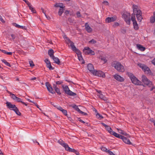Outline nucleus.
Listing matches in <instances>:
<instances>
[{
  "label": "nucleus",
  "mask_w": 155,
  "mask_h": 155,
  "mask_svg": "<svg viewBox=\"0 0 155 155\" xmlns=\"http://www.w3.org/2000/svg\"><path fill=\"white\" fill-rule=\"evenodd\" d=\"M133 12L135 14L137 20L139 21H141L142 19L141 11L138 8L137 6L135 5H133Z\"/></svg>",
  "instance_id": "obj_2"
},
{
  "label": "nucleus",
  "mask_w": 155,
  "mask_h": 155,
  "mask_svg": "<svg viewBox=\"0 0 155 155\" xmlns=\"http://www.w3.org/2000/svg\"><path fill=\"white\" fill-rule=\"evenodd\" d=\"M11 36L12 37V38L13 40H14L15 38V36L14 34H12Z\"/></svg>",
  "instance_id": "obj_61"
},
{
  "label": "nucleus",
  "mask_w": 155,
  "mask_h": 155,
  "mask_svg": "<svg viewBox=\"0 0 155 155\" xmlns=\"http://www.w3.org/2000/svg\"><path fill=\"white\" fill-rule=\"evenodd\" d=\"M46 86L47 87L48 91L51 93L54 94L55 93V92L54 91L53 89L48 82H47L45 83Z\"/></svg>",
  "instance_id": "obj_11"
},
{
  "label": "nucleus",
  "mask_w": 155,
  "mask_h": 155,
  "mask_svg": "<svg viewBox=\"0 0 155 155\" xmlns=\"http://www.w3.org/2000/svg\"><path fill=\"white\" fill-rule=\"evenodd\" d=\"M58 142L63 147H64L65 148L66 147L67 145L68 144L67 143H65L64 141H63L62 140L60 139L58 140Z\"/></svg>",
  "instance_id": "obj_24"
},
{
  "label": "nucleus",
  "mask_w": 155,
  "mask_h": 155,
  "mask_svg": "<svg viewBox=\"0 0 155 155\" xmlns=\"http://www.w3.org/2000/svg\"><path fill=\"white\" fill-rule=\"evenodd\" d=\"M76 14L78 17H80L81 16L80 14V12H78L76 13Z\"/></svg>",
  "instance_id": "obj_58"
},
{
  "label": "nucleus",
  "mask_w": 155,
  "mask_h": 155,
  "mask_svg": "<svg viewBox=\"0 0 155 155\" xmlns=\"http://www.w3.org/2000/svg\"><path fill=\"white\" fill-rule=\"evenodd\" d=\"M114 77L117 81L120 82H123L124 81V79L123 77L117 74L114 75Z\"/></svg>",
  "instance_id": "obj_12"
},
{
  "label": "nucleus",
  "mask_w": 155,
  "mask_h": 155,
  "mask_svg": "<svg viewBox=\"0 0 155 155\" xmlns=\"http://www.w3.org/2000/svg\"><path fill=\"white\" fill-rule=\"evenodd\" d=\"M108 153L110 155H115L114 153H113L112 151L110 150H108Z\"/></svg>",
  "instance_id": "obj_50"
},
{
  "label": "nucleus",
  "mask_w": 155,
  "mask_h": 155,
  "mask_svg": "<svg viewBox=\"0 0 155 155\" xmlns=\"http://www.w3.org/2000/svg\"><path fill=\"white\" fill-rule=\"evenodd\" d=\"M11 110H14L18 115L20 116L21 115V113L19 112L18 109L16 107L14 109H12Z\"/></svg>",
  "instance_id": "obj_28"
},
{
  "label": "nucleus",
  "mask_w": 155,
  "mask_h": 155,
  "mask_svg": "<svg viewBox=\"0 0 155 155\" xmlns=\"http://www.w3.org/2000/svg\"><path fill=\"white\" fill-rule=\"evenodd\" d=\"M2 61L6 65L9 67H11V66L10 63L8 62L6 60H5V59H3L2 60Z\"/></svg>",
  "instance_id": "obj_31"
},
{
  "label": "nucleus",
  "mask_w": 155,
  "mask_h": 155,
  "mask_svg": "<svg viewBox=\"0 0 155 155\" xmlns=\"http://www.w3.org/2000/svg\"><path fill=\"white\" fill-rule=\"evenodd\" d=\"M6 104L7 107L10 109H14L16 107L15 105L12 104L10 102H7Z\"/></svg>",
  "instance_id": "obj_16"
},
{
  "label": "nucleus",
  "mask_w": 155,
  "mask_h": 155,
  "mask_svg": "<svg viewBox=\"0 0 155 155\" xmlns=\"http://www.w3.org/2000/svg\"><path fill=\"white\" fill-rule=\"evenodd\" d=\"M111 134L114 135V136L117 137L118 138L120 139H121L123 136L122 135L119 134L117 133H116L114 131L113 132H111Z\"/></svg>",
  "instance_id": "obj_20"
},
{
  "label": "nucleus",
  "mask_w": 155,
  "mask_h": 155,
  "mask_svg": "<svg viewBox=\"0 0 155 155\" xmlns=\"http://www.w3.org/2000/svg\"><path fill=\"white\" fill-rule=\"evenodd\" d=\"M138 65L146 73L150 75L152 74V72L150 68L146 65L141 64H139Z\"/></svg>",
  "instance_id": "obj_5"
},
{
  "label": "nucleus",
  "mask_w": 155,
  "mask_h": 155,
  "mask_svg": "<svg viewBox=\"0 0 155 155\" xmlns=\"http://www.w3.org/2000/svg\"><path fill=\"white\" fill-rule=\"evenodd\" d=\"M151 22L152 23L155 22V13H154L153 17L151 19Z\"/></svg>",
  "instance_id": "obj_39"
},
{
  "label": "nucleus",
  "mask_w": 155,
  "mask_h": 155,
  "mask_svg": "<svg viewBox=\"0 0 155 155\" xmlns=\"http://www.w3.org/2000/svg\"><path fill=\"white\" fill-rule=\"evenodd\" d=\"M119 24L118 22H115L114 23V24L113 25V27H115L116 26H119Z\"/></svg>",
  "instance_id": "obj_53"
},
{
  "label": "nucleus",
  "mask_w": 155,
  "mask_h": 155,
  "mask_svg": "<svg viewBox=\"0 0 155 155\" xmlns=\"http://www.w3.org/2000/svg\"><path fill=\"white\" fill-rule=\"evenodd\" d=\"M46 66L50 70H53L54 69V68L52 67L51 63L48 64V65H46Z\"/></svg>",
  "instance_id": "obj_35"
},
{
  "label": "nucleus",
  "mask_w": 155,
  "mask_h": 155,
  "mask_svg": "<svg viewBox=\"0 0 155 155\" xmlns=\"http://www.w3.org/2000/svg\"><path fill=\"white\" fill-rule=\"evenodd\" d=\"M112 66L119 72H124L125 71L124 67L120 62H114L113 63Z\"/></svg>",
  "instance_id": "obj_4"
},
{
  "label": "nucleus",
  "mask_w": 155,
  "mask_h": 155,
  "mask_svg": "<svg viewBox=\"0 0 155 155\" xmlns=\"http://www.w3.org/2000/svg\"><path fill=\"white\" fill-rule=\"evenodd\" d=\"M106 130L111 134V132H113V130L110 126L107 125V127H105Z\"/></svg>",
  "instance_id": "obj_30"
},
{
  "label": "nucleus",
  "mask_w": 155,
  "mask_h": 155,
  "mask_svg": "<svg viewBox=\"0 0 155 155\" xmlns=\"http://www.w3.org/2000/svg\"><path fill=\"white\" fill-rule=\"evenodd\" d=\"M96 116L100 119H101L103 118V117L99 113H97V114H96Z\"/></svg>",
  "instance_id": "obj_36"
},
{
  "label": "nucleus",
  "mask_w": 155,
  "mask_h": 155,
  "mask_svg": "<svg viewBox=\"0 0 155 155\" xmlns=\"http://www.w3.org/2000/svg\"><path fill=\"white\" fill-rule=\"evenodd\" d=\"M121 139L125 143L129 145L132 144V143L130 142V140L126 137L123 136Z\"/></svg>",
  "instance_id": "obj_14"
},
{
  "label": "nucleus",
  "mask_w": 155,
  "mask_h": 155,
  "mask_svg": "<svg viewBox=\"0 0 155 155\" xmlns=\"http://www.w3.org/2000/svg\"><path fill=\"white\" fill-rule=\"evenodd\" d=\"M101 150L103 151H105L108 153V150H108L106 148L104 147H102L101 148Z\"/></svg>",
  "instance_id": "obj_37"
},
{
  "label": "nucleus",
  "mask_w": 155,
  "mask_h": 155,
  "mask_svg": "<svg viewBox=\"0 0 155 155\" xmlns=\"http://www.w3.org/2000/svg\"><path fill=\"white\" fill-rule=\"evenodd\" d=\"M83 51L86 54H90L91 55H94L95 54L94 51L88 47H85Z\"/></svg>",
  "instance_id": "obj_9"
},
{
  "label": "nucleus",
  "mask_w": 155,
  "mask_h": 155,
  "mask_svg": "<svg viewBox=\"0 0 155 155\" xmlns=\"http://www.w3.org/2000/svg\"><path fill=\"white\" fill-rule=\"evenodd\" d=\"M85 29L88 32L90 33L92 31V29L88 25L87 23H86L85 25Z\"/></svg>",
  "instance_id": "obj_18"
},
{
  "label": "nucleus",
  "mask_w": 155,
  "mask_h": 155,
  "mask_svg": "<svg viewBox=\"0 0 155 155\" xmlns=\"http://www.w3.org/2000/svg\"><path fill=\"white\" fill-rule=\"evenodd\" d=\"M63 88L64 91L68 95L73 96H74L76 95V94L75 93L72 92L70 90L68 86H63Z\"/></svg>",
  "instance_id": "obj_6"
},
{
  "label": "nucleus",
  "mask_w": 155,
  "mask_h": 155,
  "mask_svg": "<svg viewBox=\"0 0 155 155\" xmlns=\"http://www.w3.org/2000/svg\"><path fill=\"white\" fill-rule=\"evenodd\" d=\"M11 98L14 100H15L16 98L17 97H16L15 95L14 94H12V95L11 96Z\"/></svg>",
  "instance_id": "obj_43"
},
{
  "label": "nucleus",
  "mask_w": 155,
  "mask_h": 155,
  "mask_svg": "<svg viewBox=\"0 0 155 155\" xmlns=\"http://www.w3.org/2000/svg\"><path fill=\"white\" fill-rule=\"evenodd\" d=\"M62 83V81H57L56 82V84H58V85H59V84H61V83Z\"/></svg>",
  "instance_id": "obj_57"
},
{
  "label": "nucleus",
  "mask_w": 155,
  "mask_h": 155,
  "mask_svg": "<svg viewBox=\"0 0 155 155\" xmlns=\"http://www.w3.org/2000/svg\"><path fill=\"white\" fill-rule=\"evenodd\" d=\"M102 3L103 4H105V5H108V4H109V3H108V2L106 1H104Z\"/></svg>",
  "instance_id": "obj_52"
},
{
  "label": "nucleus",
  "mask_w": 155,
  "mask_h": 155,
  "mask_svg": "<svg viewBox=\"0 0 155 155\" xmlns=\"http://www.w3.org/2000/svg\"><path fill=\"white\" fill-rule=\"evenodd\" d=\"M133 25L134 26V29L135 30H137L138 29L139 27L138 26V25L137 23V22L136 21H133Z\"/></svg>",
  "instance_id": "obj_29"
},
{
  "label": "nucleus",
  "mask_w": 155,
  "mask_h": 155,
  "mask_svg": "<svg viewBox=\"0 0 155 155\" xmlns=\"http://www.w3.org/2000/svg\"><path fill=\"white\" fill-rule=\"evenodd\" d=\"M142 81L144 84L150 87L152 85V82L149 80V79L144 75H142Z\"/></svg>",
  "instance_id": "obj_8"
},
{
  "label": "nucleus",
  "mask_w": 155,
  "mask_h": 155,
  "mask_svg": "<svg viewBox=\"0 0 155 155\" xmlns=\"http://www.w3.org/2000/svg\"><path fill=\"white\" fill-rule=\"evenodd\" d=\"M117 130L118 131V132L121 134H122L124 131L121 129H120L118 128H117Z\"/></svg>",
  "instance_id": "obj_47"
},
{
  "label": "nucleus",
  "mask_w": 155,
  "mask_h": 155,
  "mask_svg": "<svg viewBox=\"0 0 155 155\" xmlns=\"http://www.w3.org/2000/svg\"><path fill=\"white\" fill-rule=\"evenodd\" d=\"M29 9L33 13H35L36 12V11L35 9L32 7V5H31L29 6Z\"/></svg>",
  "instance_id": "obj_32"
},
{
  "label": "nucleus",
  "mask_w": 155,
  "mask_h": 155,
  "mask_svg": "<svg viewBox=\"0 0 155 155\" xmlns=\"http://www.w3.org/2000/svg\"><path fill=\"white\" fill-rule=\"evenodd\" d=\"M101 60L102 61H103L104 63L106 62L107 61V59L104 57H102L101 58Z\"/></svg>",
  "instance_id": "obj_48"
},
{
  "label": "nucleus",
  "mask_w": 155,
  "mask_h": 155,
  "mask_svg": "<svg viewBox=\"0 0 155 155\" xmlns=\"http://www.w3.org/2000/svg\"><path fill=\"white\" fill-rule=\"evenodd\" d=\"M78 120L79 121H80V122H82V123H83V124H85V122L84 121H83V120H81L80 118H78Z\"/></svg>",
  "instance_id": "obj_55"
},
{
  "label": "nucleus",
  "mask_w": 155,
  "mask_h": 155,
  "mask_svg": "<svg viewBox=\"0 0 155 155\" xmlns=\"http://www.w3.org/2000/svg\"><path fill=\"white\" fill-rule=\"evenodd\" d=\"M15 101H17L18 102H20L21 103L22 102V99H21L20 98H18L17 97Z\"/></svg>",
  "instance_id": "obj_40"
},
{
  "label": "nucleus",
  "mask_w": 155,
  "mask_h": 155,
  "mask_svg": "<svg viewBox=\"0 0 155 155\" xmlns=\"http://www.w3.org/2000/svg\"><path fill=\"white\" fill-rule=\"evenodd\" d=\"M68 21L70 23H73V20L71 18H68Z\"/></svg>",
  "instance_id": "obj_56"
},
{
  "label": "nucleus",
  "mask_w": 155,
  "mask_h": 155,
  "mask_svg": "<svg viewBox=\"0 0 155 155\" xmlns=\"http://www.w3.org/2000/svg\"><path fill=\"white\" fill-rule=\"evenodd\" d=\"M29 63L30 64V66L31 67H33L35 66V64H34L32 61H29Z\"/></svg>",
  "instance_id": "obj_42"
},
{
  "label": "nucleus",
  "mask_w": 155,
  "mask_h": 155,
  "mask_svg": "<svg viewBox=\"0 0 155 155\" xmlns=\"http://www.w3.org/2000/svg\"><path fill=\"white\" fill-rule=\"evenodd\" d=\"M69 13V11L66 10L64 12V13L66 15L68 14Z\"/></svg>",
  "instance_id": "obj_63"
},
{
  "label": "nucleus",
  "mask_w": 155,
  "mask_h": 155,
  "mask_svg": "<svg viewBox=\"0 0 155 155\" xmlns=\"http://www.w3.org/2000/svg\"><path fill=\"white\" fill-rule=\"evenodd\" d=\"M52 59L54 61V62L60 65V61L58 58L53 57Z\"/></svg>",
  "instance_id": "obj_26"
},
{
  "label": "nucleus",
  "mask_w": 155,
  "mask_h": 155,
  "mask_svg": "<svg viewBox=\"0 0 155 155\" xmlns=\"http://www.w3.org/2000/svg\"><path fill=\"white\" fill-rule=\"evenodd\" d=\"M116 17H108L106 19L105 21L107 23H109L114 21L116 20Z\"/></svg>",
  "instance_id": "obj_13"
},
{
  "label": "nucleus",
  "mask_w": 155,
  "mask_h": 155,
  "mask_svg": "<svg viewBox=\"0 0 155 155\" xmlns=\"http://www.w3.org/2000/svg\"><path fill=\"white\" fill-rule=\"evenodd\" d=\"M0 51L2 52L3 53H4L5 54H6L7 51L4 50H1L0 49Z\"/></svg>",
  "instance_id": "obj_64"
},
{
  "label": "nucleus",
  "mask_w": 155,
  "mask_h": 155,
  "mask_svg": "<svg viewBox=\"0 0 155 155\" xmlns=\"http://www.w3.org/2000/svg\"><path fill=\"white\" fill-rule=\"evenodd\" d=\"M71 106L74 109L76 110H77V108H78V106L75 104L73 105H71Z\"/></svg>",
  "instance_id": "obj_46"
},
{
  "label": "nucleus",
  "mask_w": 155,
  "mask_h": 155,
  "mask_svg": "<svg viewBox=\"0 0 155 155\" xmlns=\"http://www.w3.org/2000/svg\"><path fill=\"white\" fill-rule=\"evenodd\" d=\"M135 15H136L135 14H134V12L131 15V19L132 21H136Z\"/></svg>",
  "instance_id": "obj_34"
},
{
  "label": "nucleus",
  "mask_w": 155,
  "mask_h": 155,
  "mask_svg": "<svg viewBox=\"0 0 155 155\" xmlns=\"http://www.w3.org/2000/svg\"><path fill=\"white\" fill-rule=\"evenodd\" d=\"M130 14L127 12H124L122 15L123 18L124 19L126 23L128 25H130Z\"/></svg>",
  "instance_id": "obj_7"
},
{
  "label": "nucleus",
  "mask_w": 155,
  "mask_h": 155,
  "mask_svg": "<svg viewBox=\"0 0 155 155\" xmlns=\"http://www.w3.org/2000/svg\"><path fill=\"white\" fill-rule=\"evenodd\" d=\"M13 25L18 28L25 30H26V27L25 26L20 25L16 23H13Z\"/></svg>",
  "instance_id": "obj_21"
},
{
  "label": "nucleus",
  "mask_w": 155,
  "mask_h": 155,
  "mask_svg": "<svg viewBox=\"0 0 155 155\" xmlns=\"http://www.w3.org/2000/svg\"><path fill=\"white\" fill-rule=\"evenodd\" d=\"M48 53L50 57L52 58L53 57H54V52L53 49H49L48 51Z\"/></svg>",
  "instance_id": "obj_23"
},
{
  "label": "nucleus",
  "mask_w": 155,
  "mask_h": 155,
  "mask_svg": "<svg viewBox=\"0 0 155 155\" xmlns=\"http://www.w3.org/2000/svg\"><path fill=\"white\" fill-rule=\"evenodd\" d=\"M53 88L54 89L55 91L59 95H60L61 94L60 90L58 87H57L55 84H53Z\"/></svg>",
  "instance_id": "obj_19"
},
{
  "label": "nucleus",
  "mask_w": 155,
  "mask_h": 155,
  "mask_svg": "<svg viewBox=\"0 0 155 155\" xmlns=\"http://www.w3.org/2000/svg\"><path fill=\"white\" fill-rule=\"evenodd\" d=\"M93 74L98 77H101L103 78H104L105 77L104 73L101 71L94 70V71L93 72Z\"/></svg>",
  "instance_id": "obj_10"
},
{
  "label": "nucleus",
  "mask_w": 155,
  "mask_h": 155,
  "mask_svg": "<svg viewBox=\"0 0 155 155\" xmlns=\"http://www.w3.org/2000/svg\"><path fill=\"white\" fill-rule=\"evenodd\" d=\"M28 5V6L30 5L31 4L27 0H23Z\"/></svg>",
  "instance_id": "obj_44"
},
{
  "label": "nucleus",
  "mask_w": 155,
  "mask_h": 155,
  "mask_svg": "<svg viewBox=\"0 0 155 155\" xmlns=\"http://www.w3.org/2000/svg\"><path fill=\"white\" fill-rule=\"evenodd\" d=\"M12 52H6V54L8 55H12Z\"/></svg>",
  "instance_id": "obj_62"
},
{
  "label": "nucleus",
  "mask_w": 155,
  "mask_h": 155,
  "mask_svg": "<svg viewBox=\"0 0 155 155\" xmlns=\"http://www.w3.org/2000/svg\"><path fill=\"white\" fill-rule=\"evenodd\" d=\"M137 48L139 50L142 51H144L145 48V47H143L141 45L137 44Z\"/></svg>",
  "instance_id": "obj_27"
},
{
  "label": "nucleus",
  "mask_w": 155,
  "mask_h": 155,
  "mask_svg": "<svg viewBox=\"0 0 155 155\" xmlns=\"http://www.w3.org/2000/svg\"><path fill=\"white\" fill-rule=\"evenodd\" d=\"M57 108L58 110L61 111L63 114L65 116H67L68 115L67 111L66 110L63 109L62 107L60 106H57Z\"/></svg>",
  "instance_id": "obj_15"
},
{
  "label": "nucleus",
  "mask_w": 155,
  "mask_h": 155,
  "mask_svg": "<svg viewBox=\"0 0 155 155\" xmlns=\"http://www.w3.org/2000/svg\"><path fill=\"white\" fill-rule=\"evenodd\" d=\"M121 32L123 34H124L126 33V29H123L121 30Z\"/></svg>",
  "instance_id": "obj_51"
},
{
  "label": "nucleus",
  "mask_w": 155,
  "mask_h": 155,
  "mask_svg": "<svg viewBox=\"0 0 155 155\" xmlns=\"http://www.w3.org/2000/svg\"><path fill=\"white\" fill-rule=\"evenodd\" d=\"M87 67L88 70L93 74V72L94 71L93 64H89L87 65Z\"/></svg>",
  "instance_id": "obj_17"
},
{
  "label": "nucleus",
  "mask_w": 155,
  "mask_h": 155,
  "mask_svg": "<svg viewBox=\"0 0 155 155\" xmlns=\"http://www.w3.org/2000/svg\"><path fill=\"white\" fill-rule=\"evenodd\" d=\"M66 145L67 146L65 148V149L66 150L68 151H69V152H71L73 153H74L75 152L76 150L74 149L71 148L69 147L68 145Z\"/></svg>",
  "instance_id": "obj_25"
},
{
  "label": "nucleus",
  "mask_w": 155,
  "mask_h": 155,
  "mask_svg": "<svg viewBox=\"0 0 155 155\" xmlns=\"http://www.w3.org/2000/svg\"><path fill=\"white\" fill-rule=\"evenodd\" d=\"M122 134L123 135H124L125 136H126L127 137H130V136L129 134H128L126 133V132H125L124 131L123 132V133Z\"/></svg>",
  "instance_id": "obj_49"
},
{
  "label": "nucleus",
  "mask_w": 155,
  "mask_h": 155,
  "mask_svg": "<svg viewBox=\"0 0 155 155\" xmlns=\"http://www.w3.org/2000/svg\"><path fill=\"white\" fill-rule=\"evenodd\" d=\"M97 43V41L94 39H92L89 41V43L91 44H95Z\"/></svg>",
  "instance_id": "obj_38"
},
{
  "label": "nucleus",
  "mask_w": 155,
  "mask_h": 155,
  "mask_svg": "<svg viewBox=\"0 0 155 155\" xmlns=\"http://www.w3.org/2000/svg\"><path fill=\"white\" fill-rule=\"evenodd\" d=\"M66 40H68L67 43L68 44H70V46L71 47L72 50L74 51L77 54L78 59L79 61L83 60V59L81 55V53L80 51L74 45V43L70 40L68 38H66Z\"/></svg>",
  "instance_id": "obj_1"
},
{
  "label": "nucleus",
  "mask_w": 155,
  "mask_h": 155,
  "mask_svg": "<svg viewBox=\"0 0 155 155\" xmlns=\"http://www.w3.org/2000/svg\"><path fill=\"white\" fill-rule=\"evenodd\" d=\"M152 63L155 65V58L152 60Z\"/></svg>",
  "instance_id": "obj_59"
},
{
  "label": "nucleus",
  "mask_w": 155,
  "mask_h": 155,
  "mask_svg": "<svg viewBox=\"0 0 155 155\" xmlns=\"http://www.w3.org/2000/svg\"><path fill=\"white\" fill-rule=\"evenodd\" d=\"M128 75L132 83L136 85H143L142 82L138 80L132 74L128 73Z\"/></svg>",
  "instance_id": "obj_3"
},
{
  "label": "nucleus",
  "mask_w": 155,
  "mask_h": 155,
  "mask_svg": "<svg viewBox=\"0 0 155 155\" xmlns=\"http://www.w3.org/2000/svg\"><path fill=\"white\" fill-rule=\"evenodd\" d=\"M0 20L2 21V23H4L5 22V21H4V20L3 19L2 17L0 15Z\"/></svg>",
  "instance_id": "obj_54"
},
{
  "label": "nucleus",
  "mask_w": 155,
  "mask_h": 155,
  "mask_svg": "<svg viewBox=\"0 0 155 155\" xmlns=\"http://www.w3.org/2000/svg\"><path fill=\"white\" fill-rule=\"evenodd\" d=\"M58 7H60V8H64L65 6H64L63 4L62 3H58Z\"/></svg>",
  "instance_id": "obj_41"
},
{
  "label": "nucleus",
  "mask_w": 155,
  "mask_h": 155,
  "mask_svg": "<svg viewBox=\"0 0 155 155\" xmlns=\"http://www.w3.org/2000/svg\"><path fill=\"white\" fill-rule=\"evenodd\" d=\"M64 8H60L59 10L58 14L59 16H61L62 14L64 12Z\"/></svg>",
  "instance_id": "obj_33"
},
{
  "label": "nucleus",
  "mask_w": 155,
  "mask_h": 155,
  "mask_svg": "<svg viewBox=\"0 0 155 155\" xmlns=\"http://www.w3.org/2000/svg\"><path fill=\"white\" fill-rule=\"evenodd\" d=\"M45 61L46 64V65H48V64L51 63L50 61L48 59H46L45 60Z\"/></svg>",
  "instance_id": "obj_45"
},
{
  "label": "nucleus",
  "mask_w": 155,
  "mask_h": 155,
  "mask_svg": "<svg viewBox=\"0 0 155 155\" xmlns=\"http://www.w3.org/2000/svg\"><path fill=\"white\" fill-rule=\"evenodd\" d=\"M99 96V97L101 99L105 101H107V98L104 96L102 93L98 94L97 95Z\"/></svg>",
  "instance_id": "obj_22"
},
{
  "label": "nucleus",
  "mask_w": 155,
  "mask_h": 155,
  "mask_svg": "<svg viewBox=\"0 0 155 155\" xmlns=\"http://www.w3.org/2000/svg\"><path fill=\"white\" fill-rule=\"evenodd\" d=\"M76 110L79 112V113H80V112H81L82 113L83 112V111L81 110L78 107V108H77V109Z\"/></svg>",
  "instance_id": "obj_60"
}]
</instances>
